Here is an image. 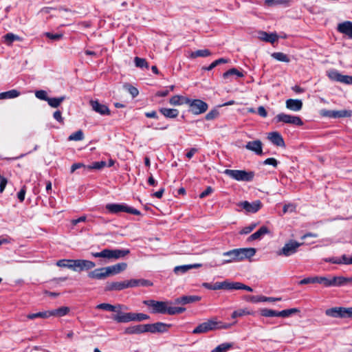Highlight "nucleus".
I'll return each instance as SVG.
<instances>
[{
	"instance_id": "obj_1",
	"label": "nucleus",
	"mask_w": 352,
	"mask_h": 352,
	"mask_svg": "<svg viewBox=\"0 0 352 352\" xmlns=\"http://www.w3.org/2000/svg\"><path fill=\"white\" fill-rule=\"evenodd\" d=\"M256 250L254 248H236L222 254L226 257L221 264H227L232 262H239L244 259H250L255 255Z\"/></svg>"
},
{
	"instance_id": "obj_2",
	"label": "nucleus",
	"mask_w": 352,
	"mask_h": 352,
	"mask_svg": "<svg viewBox=\"0 0 352 352\" xmlns=\"http://www.w3.org/2000/svg\"><path fill=\"white\" fill-rule=\"evenodd\" d=\"M144 303L148 307H152L151 312L153 314H162L168 315L179 314L186 311V308L180 307L168 306L171 304L167 301H157L155 300H145Z\"/></svg>"
},
{
	"instance_id": "obj_3",
	"label": "nucleus",
	"mask_w": 352,
	"mask_h": 352,
	"mask_svg": "<svg viewBox=\"0 0 352 352\" xmlns=\"http://www.w3.org/2000/svg\"><path fill=\"white\" fill-rule=\"evenodd\" d=\"M232 324L224 323L221 321L218 320L216 318H212L199 324L195 327L193 331V334L206 333L210 331H214L217 329H228L230 328Z\"/></svg>"
},
{
	"instance_id": "obj_4",
	"label": "nucleus",
	"mask_w": 352,
	"mask_h": 352,
	"mask_svg": "<svg viewBox=\"0 0 352 352\" xmlns=\"http://www.w3.org/2000/svg\"><path fill=\"white\" fill-rule=\"evenodd\" d=\"M111 318L118 323H127L131 321L141 322L150 319V316L143 313L123 312L113 315Z\"/></svg>"
},
{
	"instance_id": "obj_5",
	"label": "nucleus",
	"mask_w": 352,
	"mask_h": 352,
	"mask_svg": "<svg viewBox=\"0 0 352 352\" xmlns=\"http://www.w3.org/2000/svg\"><path fill=\"white\" fill-rule=\"evenodd\" d=\"M105 209L109 214H119L121 212H126L135 215H140L141 212L140 210L129 206L127 204L124 203L121 204H116V203H110L107 204L105 206Z\"/></svg>"
},
{
	"instance_id": "obj_6",
	"label": "nucleus",
	"mask_w": 352,
	"mask_h": 352,
	"mask_svg": "<svg viewBox=\"0 0 352 352\" xmlns=\"http://www.w3.org/2000/svg\"><path fill=\"white\" fill-rule=\"evenodd\" d=\"M223 173L230 178L239 182H252L255 176L254 171H246L245 170L226 169Z\"/></svg>"
},
{
	"instance_id": "obj_7",
	"label": "nucleus",
	"mask_w": 352,
	"mask_h": 352,
	"mask_svg": "<svg viewBox=\"0 0 352 352\" xmlns=\"http://www.w3.org/2000/svg\"><path fill=\"white\" fill-rule=\"evenodd\" d=\"M302 245L295 240L291 239L284 246L276 252L278 256H290L298 252V248Z\"/></svg>"
},
{
	"instance_id": "obj_8",
	"label": "nucleus",
	"mask_w": 352,
	"mask_h": 352,
	"mask_svg": "<svg viewBox=\"0 0 352 352\" xmlns=\"http://www.w3.org/2000/svg\"><path fill=\"white\" fill-rule=\"evenodd\" d=\"M327 316L333 318H352V307H335L325 311Z\"/></svg>"
},
{
	"instance_id": "obj_9",
	"label": "nucleus",
	"mask_w": 352,
	"mask_h": 352,
	"mask_svg": "<svg viewBox=\"0 0 352 352\" xmlns=\"http://www.w3.org/2000/svg\"><path fill=\"white\" fill-rule=\"evenodd\" d=\"M189 111L194 115H199L205 113L208 109V104L200 99H190Z\"/></svg>"
},
{
	"instance_id": "obj_10",
	"label": "nucleus",
	"mask_w": 352,
	"mask_h": 352,
	"mask_svg": "<svg viewBox=\"0 0 352 352\" xmlns=\"http://www.w3.org/2000/svg\"><path fill=\"white\" fill-rule=\"evenodd\" d=\"M275 119L277 122H283L285 124H291L296 126L303 125V122L299 116H292L284 113H278Z\"/></svg>"
},
{
	"instance_id": "obj_11",
	"label": "nucleus",
	"mask_w": 352,
	"mask_h": 352,
	"mask_svg": "<svg viewBox=\"0 0 352 352\" xmlns=\"http://www.w3.org/2000/svg\"><path fill=\"white\" fill-rule=\"evenodd\" d=\"M172 327L171 324H166L162 322H157L153 324H146L147 332L151 333H163L168 331L169 328Z\"/></svg>"
},
{
	"instance_id": "obj_12",
	"label": "nucleus",
	"mask_w": 352,
	"mask_h": 352,
	"mask_svg": "<svg viewBox=\"0 0 352 352\" xmlns=\"http://www.w3.org/2000/svg\"><path fill=\"white\" fill-rule=\"evenodd\" d=\"M131 280L120 282L107 283L105 286V291H120L131 287Z\"/></svg>"
},
{
	"instance_id": "obj_13",
	"label": "nucleus",
	"mask_w": 352,
	"mask_h": 352,
	"mask_svg": "<svg viewBox=\"0 0 352 352\" xmlns=\"http://www.w3.org/2000/svg\"><path fill=\"white\" fill-rule=\"evenodd\" d=\"M74 266L76 272L89 270L94 268L96 266V263L93 261L84 259H76L74 260Z\"/></svg>"
},
{
	"instance_id": "obj_14",
	"label": "nucleus",
	"mask_w": 352,
	"mask_h": 352,
	"mask_svg": "<svg viewBox=\"0 0 352 352\" xmlns=\"http://www.w3.org/2000/svg\"><path fill=\"white\" fill-rule=\"evenodd\" d=\"M241 206L248 212L255 213L258 212L262 207V203L260 200H256L252 203L245 201L241 203Z\"/></svg>"
},
{
	"instance_id": "obj_15",
	"label": "nucleus",
	"mask_w": 352,
	"mask_h": 352,
	"mask_svg": "<svg viewBox=\"0 0 352 352\" xmlns=\"http://www.w3.org/2000/svg\"><path fill=\"white\" fill-rule=\"evenodd\" d=\"M146 332V324L129 326L124 330V333L126 335L141 334Z\"/></svg>"
},
{
	"instance_id": "obj_16",
	"label": "nucleus",
	"mask_w": 352,
	"mask_h": 352,
	"mask_svg": "<svg viewBox=\"0 0 352 352\" xmlns=\"http://www.w3.org/2000/svg\"><path fill=\"white\" fill-rule=\"evenodd\" d=\"M108 276L106 267L95 269L88 273V277L91 279L103 280Z\"/></svg>"
},
{
	"instance_id": "obj_17",
	"label": "nucleus",
	"mask_w": 352,
	"mask_h": 352,
	"mask_svg": "<svg viewBox=\"0 0 352 352\" xmlns=\"http://www.w3.org/2000/svg\"><path fill=\"white\" fill-rule=\"evenodd\" d=\"M90 104L93 110L100 113V115L109 116L111 114V111L109 110V107L105 104L100 103L98 100H91Z\"/></svg>"
},
{
	"instance_id": "obj_18",
	"label": "nucleus",
	"mask_w": 352,
	"mask_h": 352,
	"mask_svg": "<svg viewBox=\"0 0 352 352\" xmlns=\"http://www.w3.org/2000/svg\"><path fill=\"white\" fill-rule=\"evenodd\" d=\"M337 30L340 33L346 35L349 38H352V21H346L339 23Z\"/></svg>"
},
{
	"instance_id": "obj_19",
	"label": "nucleus",
	"mask_w": 352,
	"mask_h": 352,
	"mask_svg": "<svg viewBox=\"0 0 352 352\" xmlns=\"http://www.w3.org/2000/svg\"><path fill=\"white\" fill-rule=\"evenodd\" d=\"M262 142L257 140L248 142L245 146V148L254 152L256 155H261L263 154Z\"/></svg>"
},
{
	"instance_id": "obj_20",
	"label": "nucleus",
	"mask_w": 352,
	"mask_h": 352,
	"mask_svg": "<svg viewBox=\"0 0 352 352\" xmlns=\"http://www.w3.org/2000/svg\"><path fill=\"white\" fill-rule=\"evenodd\" d=\"M130 253L129 250H110L107 249V258L108 259H118L123 258Z\"/></svg>"
},
{
	"instance_id": "obj_21",
	"label": "nucleus",
	"mask_w": 352,
	"mask_h": 352,
	"mask_svg": "<svg viewBox=\"0 0 352 352\" xmlns=\"http://www.w3.org/2000/svg\"><path fill=\"white\" fill-rule=\"evenodd\" d=\"M201 297L199 296H182L175 300V304L187 305L200 301Z\"/></svg>"
},
{
	"instance_id": "obj_22",
	"label": "nucleus",
	"mask_w": 352,
	"mask_h": 352,
	"mask_svg": "<svg viewBox=\"0 0 352 352\" xmlns=\"http://www.w3.org/2000/svg\"><path fill=\"white\" fill-rule=\"evenodd\" d=\"M127 267L126 263H119L111 266L106 267L109 276L120 274L124 271Z\"/></svg>"
},
{
	"instance_id": "obj_23",
	"label": "nucleus",
	"mask_w": 352,
	"mask_h": 352,
	"mask_svg": "<svg viewBox=\"0 0 352 352\" xmlns=\"http://www.w3.org/2000/svg\"><path fill=\"white\" fill-rule=\"evenodd\" d=\"M267 138L276 146H285V141L282 135L277 131L269 133Z\"/></svg>"
},
{
	"instance_id": "obj_24",
	"label": "nucleus",
	"mask_w": 352,
	"mask_h": 352,
	"mask_svg": "<svg viewBox=\"0 0 352 352\" xmlns=\"http://www.w3.org/2000/svg\"><path fill=\"white\" fill-rule=\"evenodd\" d=\"M122 307H124V306L121 305H112L109 303H101L96 306V309H98L116 312V314L115 315H119L120 313H123L121 311Z\"/></svg>"
},
{
	"instance_id": "obj_25",
	"label": "nucleus",
	"mask_w": 352,
	"mask_h": 352,
	"mask_svg": "<svg viewBox=\"0 0 352 352\" xmlns=\"http://www.w3.org/2000/svg\"><path fill=\"white\" fill-rule=\"evenodd\" d=\"M287 109L293 111H299L302 108V102L299 99H288L285 102Z\"/></svg>"
},
{
	"instance_id": "obj_26",
	"label": "nucleus",
	"mask_w": 352,
	"mask_h": 352,
	"mask_svg": "<svg viewBox=\"0 0 352 352\" xmlns=\"http://www.w3.org/2000/svg\"><path fill=\"white\" fill-rule=\"evenodd\" d=\"M324 261L327 263H331L338 265H351L350 258L346 254H343L340 258L338 257H329L324 258Z\"/></svg>"
},
{
	"instance_id": "obj_27",
	"label": "nucleus",
	"mask_w": 352,
	"mask_h": 352,
	"mask_svg": "<svg viewBox=\"0 0 352 352\" xmlns=\"http://www.w3.org/2000/svg\"><path fill=\"white\" fill-rule=\"evenodd\" d=\"M190 102V98L180 95H175L169 100V103L173 106H179L184 104H188Z\"/></svg>"
},
{
	"instance_id": "obj_28",
	"label": "nucleus",
	"mask_w": 352,
	"mask_h": 352,
	"mask_svg": "<svg viewBox=\"0 0 352 352\" xmlns=\"http://www.w3.org/2000/svg\"><path fill=\"white\" fill-rule=\"evenodd\" d=\"M332 287H340L352 282V277L333 276L331 278Z\"/></svg>"
},
{
	"instance_id": "obj_29",
	"label": "nucleus",
	"mask_w": 352,
	"mask_h": 352,
	"mask_svg": "<svg viewBox=\"0 0 352 352\" xmlns=\"http://www.w3.org/2000/svg\"><path fill=\"white\" fill-rule=\"evenodd\" d=\"M159 111L167 118H175L178 116L179 112L177 109L160 108Z\"/></svg>"
},
{
	"instance_id": "obj_30",
	"label": "nucleus",
	"mask_w": 352,
	"mask_h": 352,
	"mask_svg": "<svg viewBox=\"0 0 352 352\" xmlns=\"http://www.w3.org/2000/svg\"><path fill=\"white\" fill-rule=\"evenodd\" d=\"M328 77L333 81L340 82L342 83L344 82L346 75H342L339 73L337 70L332 69L327 72Z\"/></svg>"
},
{
	"instance_id": "obj_31",
	"label": "nucleus",
	"mask_w": 352,
	"mask_h": 352,
	"mask_svg": "<svg viewBox=\"0 0 352 352\" xmlns=\"http://www.w3.org/2000/svg\"><path fill=\"white\" fill-rule=\"evenodd\" d=\"M201 264H193V265H178L175 267L173 271L176 274H184L188 272L189 270L193 268H197L200 267Z\"/></svg>"
},
{
	"instance_id": "obj_32",
	"label": "nucleus",
	"mask_w": 352,
	"mask_h": 352,
	"mask_svg": "<svg viewBox=\"0 0 352 352\" xmlns=\"http://www.w3.org/2000/svg\"><path fill=\"white\" fill-rule=\"evenodd\" d=\"M270 232L269 229L266 226H261L257 231L251 234L248 240L250 241L260 239L263 235Z\"/></svg>"
},
{
	"instance_id": "obj_33",
	"label": "nucleus",
	"mask_w": 352,
	"mask_h": 352,
	"mask_svg": "<svg viewBox=\"0 0 352 352\" xmlns=\"http://www.w3.org/2000/svg\"><path fill=\"white\" fill-rule=\"evenodd\" d=\"M69 311V309L67 307H60L56 309L49 310L50 317V316H64L67 315Z\"/></svg>"
},
{
	"instance_id": "obj_34",
	"label": "nucleus",
	"mask_w": 352,
	"mask_h": 352,
	"mask_svg": "<svg viewBox=\"0 0 352 352\" xmlns=\"http://www.w3.org/2000/svg\"><path fill=\"white\" fill-rule=\"evenodd\" d=\"M56 265L60 267H67L75 271L74 260V259H60L56 262Z\"/></svg>"
},
{
	"instance_id": "obj_35",
	"label": "nucleus",
	"mask_w": 352,
	"mask_h": 352,
	"mask_svg": "<svg viewBox=\"0 0 352 352\" xmlns=\"http://www.w3.org/2000/svg\"><path fill=\"white\" fill-rule=\"evenodd\" d=\"M213 285H214V290H218V289L232 290L233 282H229L228 280H225L223 282H216Z\"/></svg>"
},
{
	"instance_id": "obj_36",
	"label": "nucleus",
	"mask_w": 352,
	"mask_h": 352,
	"mask_svg": "<svg viewBox=\"0 0 352 352\" xmlns=\"http://www.w3.org/2000/svg\"><path fill=\"white\" fill-rule=\"evenodd\" d=\"M131 287L138 286L150 287L153 285V283L146 279H131Z\"/></svg>"
},
{
	"instance_id": "obj_37",
	"label": "nucleus",
	"mask_w": 352,
	"mask_h": 352,
	"mask_svg": "<svg viewBox=\"0 0 352 352\" xmlns=\"http://www.w3.org/2000/svg\"><path fill=\"white\" fill-rule=\"evenodd\" d=\"M20 96V92L16 89H11L7 91L0 93V99L14 98Z\"/></svg>"
},
{
	"instance_id": "obj_38",
	"label": "nucleus",
	"mask_w": 352,
	"mask_h": 352,
	"mask_svg": "<svg viewBox=\"0 0 352 352\" xmlns=\"http://www.w3.org/2000/svg\"><path fill=\"white\" fill-rule=\"evenodd\" d=\"M314 283H319L323 285L326 287H332L331 278H329L326 276H314Z\"/></svg>"
},
{
	"instance_id": "obj_39",
	"label": "nucleus",
	"mask_w": 352,
	"mask_h": 352,
	"mask_svg": "<svg viewBox=\"0 0 352 352\" xmlns=\"http://www.w3.org/2000/svg\"><path fill=\"white\" fill-rule=\"evenodd\" d=\"M261 34L262 40L271 43H274L278 39V36L276 33L269 34L266 32H262Z\"/></svg>"
},
{
	"instance_id": "obj_40",
	"label": "nucleus",
	"mask_w": 352,
	"mask_h": 352,
	"mask_svg": "<svg viewBox=\"0 0 352 352\" xmlns=\"http://www.w3.org/2000/svg\"><path fill=\"white\" fill-rule=\"evenodd\" d=\"M211 55V52L209 50H198L195 52H192L190 54V58H196L197 57H207Z\"/></svg>"
},
{
	"instance_id": "obj_41",
	"label": "nucleus",
	"mask_w": 352,
	"mask_h": 352,
	"mask_svg": "<svg viewBox=\"0 0 352 352\" xmlns=\"http://www.w3.org/2000/svg\"><path fill=\"white\" fill-rule=\"evenodd\" d=\"M28 319L30 320H34L36 318H50V314L49 310L44 311H40L37 313L34 314H29L26 316Z\"/></svg>"
},
{
	"instance_id": "obj_42",
	"label": "nucleus",
	"mask_w": 352,
	"mask_h": 352,
	"mask_svg": "<svg viewBox=\"0 0 352 352\" xmlns=\"http://www.w3.org/2000/svg\"><path fill=\"white\" fill-rule=\"evenodd\" d=\"M352 111L349 110H333V118H349Z\"/></svg>"
},
{
	"instance_id": "obj_43",
	"label": "nucleus",
	"mask_w": 352,
	"mask_h": 352,
	"mask_svg": "<svg viewBox=\"0 0 352 352\" xmlns=\"http://www.w3.org/2000/svg\"><path fill=\"white\" fill-rule=\"evenodd\" d=\"M235 75L237 77L242 78L244 76L243 72L238 70L236 68H231L223 73V77L224 79L228 78L230 76Z\"/></svg>"
},
{
	"instance_id": "obj_44",
	"label": "nucleus",
	"mask_w": 352,
	"mask_h": 352,
	"mask_svg": "<svg viewBox=\"0 0 352 352\" xmlns=\"http://www.w3.org/2000/svg\"><path fill=\"white\" fill-rule=\"evenodd\" d=\"M300 311V309L298 308L284 309L280 311H278V317L287 318L289 317L292 314L299 313Z\"/></svg>"
},
{
	"instance_id": "obj_45",
	"label": "nucleus",
	"mask_w": 352,
	"mask_h": 352,
	"mask_svg": "<svg viewBox=\"0 0 352 352\" xmlns=\"http://www.w3.org/2000/svg\"><path fill=\"white\" fill-rule=\"evenodd\" d=\"M65 96H61L59 98H48L47 102L50 107L53 108H57L60 106L61 102L65 100Z\"/></svg>"
},
{
	"instance_id": "obj_46",
	"label": "nucleus",
	"mask_w": 352,
	"mask_h": 352,
	"mask_svg": "<svg viewBox=\"0 0 352 352\" xmlns=\"http://www.w3.org/2000/svg\"><path fill=\"white\" fill-rule=\"evenodd\" d=\"M229 60H230L228 58H219V59L213 61L208 67H203V69L207 70V71H210L220 64L228 63L229 62Z\"/></svg>"
},
{
	"instance_id": "obj_47",
	"label": "nucleus",
	"mask_w": 352,
	"mask_h": 352,
	"mask_svg": "<svg viewBox=\"0 0 352 352\" xmlns=\"http://www.w3.org/2000/svg\"><path fill=\"white\" fill-rule=\"evenodd\" d=\"M232 343L224 342L218 345L216 348L212 349L210 352H226L232 347Z\"/></svg>"
},
{
	"instance_id": "obj_48",
	"label": "nucleus",
	"mask_w": 352,
	"mask_h": 352,
	"mask_svg": "<svg viewBox=\"0 0 352 352\" xmlns=\"http://www.w3.org/2000/svg\"><path fill=\"white\" fill-rule=\"evenodd\" d=\"M272 56L280 62L289 63L290 61L288 56L283 52H274L272 54Z\"/></svg>"
},
{
	"instance_id": "obj_49",
	"label": "nucleus",
	"mask_w": 352,
	"mask_h": 352,
	"mask_svg": "<svg viewBox=\"0 0 352 352\" xmlns=\"http://www.w3.org/2000/svg\"><path fill=\"white\" fill-rule=\"evenodd\" d=\"M84 139V133L82 130H78L76 132L72 133L68 140L69 141H80Z\"/></svg>"
},
{
	"instance_id": "obj_50",
	"label": "nucleus",
	"mask_w": 352,
	"mask_h": 352,
	"mask_svg": "<svg viewBox=\"0 0 352 352\" xmlns=\"http://www.w3.org/2000/svg\"><path fill=\"white\" fill-rule=\"evenodd\" d=\"M260 314L263 317H278V311L267 308L261 309Z\"/></svg>"
},
{
	"instance_id": "obj_51",
	"label": "nucleus",
	"mask_w": 352,
	"mask_h": 352,
	"mask_svg": "<svg viewBox=\"0 0 352 352\" xmlns=\"http://www.w3.org/2000/svg\"><path fill=\"white\" fill-rule=\"evenodd\" d=\"M251 313L247 308L245 309H239L238 310L234 311L232 314V318H236L237 317H241L246 315H251Z\"/></svg>"
},
{
	"instance_id": "obj_52",
	"label": "nucleus",
	"mask_w": 352,
	"mask_h": 352,
	"mask_svg": "<svg viewBox=\"0 0 352 352\" xmlns=\"http://www.w3.org/2000/svg\"><path fill=\"white\" fill-rule=\"evenodd\" d=\"M106 166L104 161L94 162L91 165H87V170H91L94 169L100 170Z\"/></svg>"
},
{
	"instance_id": "obj_53",
	"label": "nucleus",
	"mask_w": 352,
	"mask_h": 352,
	"mask_svg": "<svg viewBox=\"0 0 352 352\" xmlns=\"http://www.w3.org/2000/svg\"><path fill=\"white\" fill-rule=\"evenodd\" d=\"M233 289H235V290L244 289V290H246V291L250 292H252L253 291L252 287H250V286H248L242 283H240V282H233L232 290Z\"/></svg>"
},
{
	"instance_id": "obj_54",
	"label": "nucleus",
	"mask_w": 352,
	"mask_h": 352,
	"mask_svg": "<svg viewBox=\"0 0 352 352\" xmlns=\"http://www.w3.org/2000/svg\"><path fill=\"white\" fill-rule=\"evenodd\" d=\"M135 65L137 67L143 68L146 67L148 68V65L147 61L145 58H140L136 56L134 59Z\"/></svg>"
},
{
	"instance_id": "obj_55",
	"label": "nucleus",
	"mask_w": 352,
	"mask_h": 352,
	"mask_svg": "<svg viewBox=\"0 0 352 352\" xmlns=\"http://www.w3.org/2000/svg\"><path fill=\"white\" fill-rule=\"evenodd\" d=\"M124 87L133 98H135L139 94L138 89L130 84L125 85Z\"/></svg>"
},
{
	"instance_id": "obj_56",
	"label": "nucleus",
	"mask_w": 352,
	"mask_h": 352,
	"mask_svg": "<svg viewBox=\"0 0 352 352\" xmlns=\"http://www.w3.org/2000/svg\"><path fill=\"white\" fill-rule=\"evenodd\" d=\"M5 42L8 44L12 43L14 41L19 40V37L12 33H8L3 36Z\"/></svg>"
},
{
	"instance_id": "obj_57",
	"label": "nucleus",
	"mask_w": 352,
	"mask_h": 352,
	"mask_svg": "<svg viewBox=\"0 0 352 352\" xmlns=\"http://www.w3.org/2000/svg\"><path fill=\"white\" fill-rule=\"evenodd\" d=\"M219 115V112L217 109H213L210 111L205 116L206 120H212L217 118Z\"/></svg>"
},
{
	"instance_id": "obj_58",
	"label": "nucleus",
	"mask_w": 352,
	"mask_h": 352,
	"mask_svg": "<svg viewBox=\"0 0 352 352\" xmlns=\"http://www.w3.org/2000/svg\"><path fill=\"white\" fill-rule=\"evenodd\" d=\"M45 35L47 38L54 41H58L63 37V34L61 33L53 34L51 32H45Z\"/></svg>"
},
{
	"instance_id": "obj_59",
	"label": "nucleus",
	"mask_w": 352,
	"mask_h": 352,
	"mask_svg": "<svg viewBox=\"0 0 352 352\" xmlns=\"http://www.w3.org/2000/svg\"><path fill=\"white\" fill-rule=\"evenodd\" d=\"M35 96L37 98L42 100H45V101H47L48 98H49L47 96V92L44 90L36 91L35 92Z\"/></svg>"
},
{
	"instance_id": "obj_60",
	"label": "nucleus",
	"mask_w": 352,
	"mask_h": 352,
	"mask_svg": "<svg viewBox=\"0 0 352 352\" xmlns=\"http://www.w3.org/2000/svg\"><path fill=\"white\" fill-rule=\"evenodd\" d=\"M286 2V0H265V4L268 6H274L276 5L283 4Z\"/></svg>"
},
{
	"instance_id": "obj_61",
	"label": "nucleus",
	"mask_w": 352,
	"mask_h": 352,
	"mask_svg": "<svg viewBox=\"0 0 352 352\" xmlns=\"http://www.w3.org/2000/svg\"><path fill=\"white\" fill-rule=\"evenodd\" d=\"M91 254L94 257L96 258L101 257L107 258V248L102 250L100 252H91Z\"/></svg>"
},
{
	"instance_id": "obj_62",
	"label": "nucleus",
	"mask_w": 352,
	"mask_h": 352,
	"mask_svg": "<svg viewBox=\"0 0 352 352\" xmlns=\"http://www.w3.org/2000/svg\"><path fill=\"white\" fill-rule=\"evenodd\" d=\"M87 165H85L82 163H74L71 166L70 172L71 173H74L78 168H83L85 170H87Z\"/></svg>"
},
{
	"instance_id": "obj_63",
	"label": "nucleus",
	"mask_w": 352,
	"mask_h": 352,
	"mask_svg": "<svg viewBox=\"0 0 352 352\" xmlns=\"http://www.w3.org/2000/svg\"><path fill=\"white\" fill-rule=\"evenodd\" d=\"M256 227V224H252L243 228L240 232L241 234H248L250 233Z\"/></svg>"
},
{
	"instance_id": "obj_64",
	"label": "nucleus",
	"mask_w": 352,
	"mask_h": 352,
	"mask_svg": "<svg viewBox=\"0 0 352 352\" xmlns=\"http://www.w3.org/2000/svg\"><path fill=\"white\" fill-rule=\"evenodd\" d=\"M278 164V161L274 157L267 158L263 162V164L272 165V166H274L275 168L277 167Z\"/></svg>"
}]
</instances>
